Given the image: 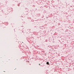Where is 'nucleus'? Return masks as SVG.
Segmentation results:
<instances>
[{
	"label": "nucleus",
	"instance_id": "obj_1",
	"mask_svg": "<svg viewBox=\"0 0 74 74\" xmlns=\"http://www.w3.org/2000/svg\"><path fill=\"white\" fill-rule=\"evenodd\" d=\"M47 64H48V65H49V62H47Z\"/></svg>",
	"mask_w": 74,
	"mask_h": 74
}]
</instances>
